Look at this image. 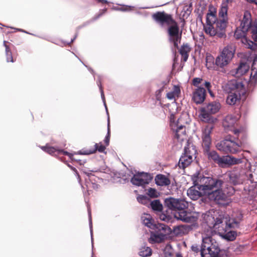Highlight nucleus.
I'll return each instance as SVG.
<instances>
[{
	"mask_svg": "<svg viewBox=\"0 0 257 257\" xmlns=\"http://www.w3.org/2000/svg\"><path fill=\"white\" fill-rule=\"evenodd\" d=\"M247 31H248V30H244V29H242L240 26L236 28L234 32V36L236 39H238L241 38L242 43L244 44L247 48L251 50H255L257 48L256 44L249 40H248L246 37H245V35Z\"/></svg>",
	"mask_w": 257,
	"mask_h": 257,
	"instance_id": "nucleus-12",
	"label": "nucleus"
},
{
	"mask_svg": "<svg viewBox=\"0 0 257 257\" xmlns=\"http://www.w3.org/2000/svg\"><path fill=\"white\" fill-rule=\"evenodd\" d=\"M199 186L194 184V186L191 187L187 190L188 196L193 200H197L202 195H204V193L200 190L198 188Z\"/></svg>",
	"mask_w": 257,
	"mask_h": 257,
	"instance_id": "nucleus-20",
	"label": "nucleus"
},
{
	"mask_svg": "<svg viewBox=\"0 0 257 257\" xmlns=\"http://www.w3.org/2000/svg\"><path fill=\"white\" fill-rule=\"evenodd\" d=\"M251 31L252 38L255 42H257V26H251L249 28Z\"/></svg>",
	"mask_w": 257,
	"mask_h": 257,
	"instance_id": "nucleus-40",
	"label": "nucleus"
},
{
	"mask_svg": "<svg viewBox=\"0 0 257 257\" xmlns=\"http://www.w3.org/2000/svg\"><path fill=\"white\" fill-rule=\"evenodd\" d=\"M228 4L223 3L219 10L217 19L216 11L209 9L207 14L206 24L204 25V30L206 34L210 36H217L222 38L225 36V29L228 23Z\"/></svg>",
	"mask_w": 257,
	"mask_h": 257,
	"instance_id": "nucleus-1",
	"label": "nucleus"
},
{
	"mask_svg": "<svg viewBox=\"0 0 257 257\" xmlns=\"http://www.w3.org/2000/svg\"><path fill=\"white\" fill-rule=\"evenodd\" d=\"M105 150V147L102 145L101 143L95 144L94 149L90 151L88 154H93L95 153L97 151L99 152L102 153L104 152Z\"/></svg>",
	"mask_w": 257,
	"mask_h": 257,
	"instance_id": "nucleus-37",
	"label": "nucleus"
},
{
	"mask_svg": "<svg viewBox=\"0 0 257 257\" xmlns=\"http://www.w3.org/2000/svg\"><path fill=\"white\" fill-rule=\"evenodd\" d=\"M251 26V15L248 11L244 13L243 18L240 23V27L244 30H249Z\"/></svg>",
	"mask_w": 257,
	"mask_h": 257,
	"instance_id": "nucleus-21",
	"label": "nucleus"
},
{
	"mask_svg": "<svg viewBox=\"0 0 257 257\" xmlns=\"http://www.w3.org/2000/svg\"><path fill=\"white\" fill-rule=\"evenodd\" d=\"M191 51L190 46L187 44H183L179 50L180 54L181 55L182 59L184 62H186L189 56V53Z\"/></svg>",
	"mask_w": 257,
	"mask_h": 257,
	"instance_id": "nucleus-29",
	"label": "nucleus"
},
{
	"mask_svg": "<svg viewBox=\"0 0 257 257\" xmlns=\"http://www.w3.org/2000/svg\"><path fill=\"white\" fill-rule=\"evenodd\" d=\"M217 234L211 228H206L202 233V243L201 254L202 257L216 256L220 251L216 239Z\"/></svg>",
	"mask_w": 257,
	"mask_h": 257,
	"instance_id": "nucleus-4",
	"label": "nucleus"
},
{
	"mask_svg": "<svg viewBox=\"0 0 257 257\" xmlns=\"http://www.w3.org/2000/svg\"><path fill=\"white\" fill-rule=\"evenodd\" d=\"M176 257H182V255L180 254H177L176 255Z\"/></svg>",
	"mask_w": 257,
	"mask_h": 257,
	"instance_id": "nucleus-55",
	"label": "nucleus"
},
{
	"mask_svg": "<svg viewBox=\"0 0 257 257\" xmlns=\"http://www.w3.org/2000/svg\"><path fill=\"white\" fill-rule=\"evenodd\" d=\"M254 4H256V5H257V0H255V3H254Z\"/></svg>",
	"mask_w": 257,
	"mask_h": 257,
	"instance_id": "nucleus-57",
	"label": "nucleus"
},
{
	"mask_svg": "<svg viewBox=\"0 0 257 257\" xmlns=\"http://www.w3.org/2000/svg\"><path fill=\"white\" fill-rule=\"evenodd\" d=\"M227 175L229 179V182L235 185L240 183V174L235 171L228 172Z\"/></svg>",
	"mask_w": 257,
	"mask_h": 257,
	"instance_id": "nucleus-24",
	"label": "nucleus"
},
{
	"mask_svg": "<svg viewBox=\"0 0 257 257\" xmlns=\"http://www.w3.org/2000/svg\"><path fill=\"white\" fill-rule=\"evenodd\" d=\"M183 228L182 226H177L174 228V231L177 234H179V230H181Z\"/></svg>",
	"mask_w": 257,
	"mask_h": 257,
	"instance_id": "nucleus-49",
	"label": "nucleus"
},
{
	"mask_svg": "<svg viewBox=\"0 0 257 257\" xmlns=\"http://www.w3.org/2000/svg\"><path fill=\"white\" fill-rule=\"evenodd\" d=\"M170 119L171 129L175 133V138L180 142L187 140V136L184 124L188 122V113H182L177 120L175 114L171 113Z\"/></svg>",
	"mask_w": 257,
	"mask_h": 257,
	"instance_id": "nucleus-6",
	"label": "nucleus"
},
{
	"mask_svg": "<svg viewBox=\"0 0 257 257\" xmlns=\"http://www.w3.org/2000/svg\"><path fill=\"white\" fill-rule=\"evenodd\" d=\"M204 86L207 89L209 93L211 95H212V92L210 90L211 85L210 82L206 81L204 83Z\"/></svg>",
	"mask_w": 257,
	"mask_h": 257,
	"instance_id": "nucleus-47",
	"label": "nucleus"
},
{
	"mask_svg": "<svg viewBox=\"0 0 257 257\" xmlns=\"http://www.w3.org/2000/svg\"><path fill=\"white\" fill-rule=\"evenodd\" d=\"M218 189H216L214 191L210 192L207 195L209 199L214 200L219 204H223L227 199V196Z\"/></svg>",
	"mask_w": 257,
	"mask_h": 257,
	"instance_id": "nucleus-14",
	"label": "nucleus"
},
{
	"mask_svg": "<svg viewBox=\"0 0 257 257\" xmlns=\"http://www.w3.org/2000/svg\"><path fill=\"white\" fill-rule=\"evenodd\" d=\"M231 137L228 136L224 140L216 144L217 149L226 153L236 154L241 150L242 143L240 141L235 142L231 139Z\"/></svg>",
	"mask_w": 257,
	"mask_h": 257,
	"instance_id": "nucleus-9",
	"label": "nucleus"
},
{
	"mask_svg": "<svg viewBox=\"0 0 257 257\" xmlns=\"http://www.w3.org/2000/svg\"><path fill=\"white\" fill-rule=\"evenodd\" d=\"M153 19L162 27L168 26L169 40L174 45L175 48H178L182 36V31L179 32L178 23L173 19L172 16L165 12H158L152 15Z\"/></svg>",
	"mask_w": 257,
	"mask_h": 257,
	"instance_id": "nucleus-2",
	"label": "nucleus"
},
{
	"mask_svg": "<svg viewBox=\"0 0 257 257\" xmlns=\"http://www.w3.org/2000/svg\"><path fill=\"white\" fill-rule=\"evenodd\" d=\"M192 100L196 104L202 103L205 98L206 90L203 87H198L193 92Z\"/></svg>",
	"mask_w": 257,
	"mask_h": 257,
	"instance_id": "nucleus-17",
	"label": "nucleus"
},
{
	"mask_svg": "<svg viewBox=\"0 0 257 257\" xmlns=\"http://www.w3.org/2000/svg\"><path fill=\"white\" fill-rule=\"evenodd\" d=\"M165 257H172L173 252L172 248L169 246H166L164 249Z\"/></svg>",
	"mask_w": 257,
	"mask_h": 257,
	"instance_id": "nucleus-42",
	"label": "nucleus"
},
{
	"mask_svg": "<svg viewBox=\"0 0 257 257\" xmlns=\"http://www.w3.org/2000/svg\"><path fill=\"white\" fill-rule=\"evenodd\" d=\"M240 115L238 113H229L224 118L222 124L224 128L232 127L239 118Z\"/></svg>",
	"mask_w": 257,
	"mask_h": 257,
	"instance_id": "nucleus-18",
	"label": "nucleus"
},
{
	"mask_svg": "<svg viewBox=\"0 0 257 257\" xmlns=\"http://www.w3.org/2000/svg\"><path fill=\"white\" fill-rule=\"evenodd\" d=\"M151 178L147 173H141L135 175L131 179V182L137 186H143L147 184Z\"/></svg>",
	"mask_w": 257,
	"mask_h": 257,
	"instance_id": "nucleus-13",
	"label": "nucleus"
},
{
	"mask_svg": "<svg viewBox=\"0 0 257 257\" xmlns=\"http://www.w3.org/2000/svg\"><path fill=\"white\" fill-rule=\"evenodd\" d=\"M220 107V104L218 102H212L207 105L206 110H202V112H217Z\"/></svg>",
	"mask_w": 257,
	"mask_h": 257,
	"instance_id": "nucleus-25",
	"label": "nucleus"
},
{
	"mask_svg": "<svg viewBox=\"0 0 257 257\" xmlns=\"http://www.w3.org/2000/svg\"><path fill=\"white\" fill-rule=\"evenodd\" d=\"M202 81V79L200 78H194L192 80V83L193 85L195 86H197L199 84H200L201 81Z\"/></svg>",
	"mask_w": 257,
	"mask_h": 257,
	"instance_id": "nucleus-46",
	"label": "nucleus"
},
{
	"mask_svg": "<svg viewBox=\"0 0 257 257\" xmlns=\"http://www.w3.org/2000/svg\"><path fill=\"white\" fill-rule=\"evenodd\" d=\"M242 163V160L240 158H236L231 156H226L220 157L218 165L220 166L223 167L225 165H234L239 164Z\"/></svg>",
	"mask_w": 257,
	"mask_h": 257,
	"instance_id": "nucleus-15",
	"label": "nucleus"
},
{
	"mask_svg": "<svg viewBox=\"0 0 257 257\" xmlns=\"http://www.w3.org/2000/svg\"><path fill=\"white\" fill-rule=\"evenodd\" d=\"M196 153L195 147L191 143H188L187 146L185 147L184 154L194 159L196 158Z\"/></svg>",
	"mask_w": 257,
	"mask_h": 257,
	"instance_id": "nucleus-26",
	"label": "nucleus"
},
{
	"mask_svg": "<svg viewBox=\"0 0 257 257\" xmlns=\"http://www.w3.org/2000/svg\"><path fill=\"white\" fill-rule=\"evenodd\" d=\"M208 157L209 159L213 160L215 163L218 164L220 157L215 151H211L208 153Z\"/></svg>",
	"mask_w": 257,
	"mask_h": 257,
	"instance_id": "nucleus-36",
	"label": "nucleus"
},
{
	"mask_svg": "<svg viewBox=\"0 0 257 257\" xmlns=\"http://www.w3.org/2000/svg\"><path fill=\"white\" fill-rule=\"evenodd\" d=\"M235 46L233 44H230L225 46L215 60L216 65L223 68L228 65L234 57Z\"/></svg>",
	"mask_w": 257,
	"mask_h": 257,
	"instance_id": "nucleus-8",
	"label": "nucleus"
},
{
	"mask_svg": "<svg viewBox=\"0 0 257 257\" xmlns=\"http://www.w3.org/2000/svg\"><path fill=\"white\" fill-rule=\"evenodd\" d=\"M151 206L155 211H161L163 209V206L158 200H155L151 202Z\"/></svg>",
	"mask_w": 257,
	"mask_h": 257,
	"instance_id": "nucleus-33",
	"label": "nucleus"
},
{
	"mask_svg": "<svg viewBox=\"0 0 257 257\" xmlns=\"http://www.w3.org/2000/svg\"><path fill=\"white\" fill-rule=\"evenodd\" d=\"M192 249L195 252H198L199 250V248L197 246H192Z\"/></svg>",
	"mask_w": 257,
	"mask_h": 257,
	"instance_id": "nucleus-53",
	"label": "nucleus"
},
{
	"mask_svg": "<svg viewBox=\"0 0 257 257\" xmlns=\"http://www.w3.org/2000/svg\"><path fill=\"white\" fill-rule=\"evenodd\" d=\"M206 257H215V256H207Z\"/></svg>",
	"mask_w": 257,
	"mask_h": 257,
	"instance_id": "nucleus-58",
	"label": "nucleus"
},
{
	"mask_svg": "<svg viewBox=\"0 0 257 257\" xmlns=\"http://www.w3.org/2000/svg\"><path fill=\"white\" fill-rule=\"evenodd\" d=\"M155 181L158 185L163 186L170 184L169 179L164 175H158L155 178Z\"/></svg>",
	"mask_w": 257,
	"mask_h": 257,
	"instance_id": "nucleus-28",
	"label": "nucleus"
},
{
	"mask_svg": "<svg viewBox=\"0 0 257 257\" xmlns=\"http://www.w3.org/2000/svg\"><path fill=\"white\" fill-rule=\"evenodd\" d=\"M104 141H105V143L106 146H108V144H109V130L108 131V135L106 137Z\"/></svg>",
	"mask_w": 257,
	"mask_h": 257,
	"instance_id": "nucleus-51",
	"label": "nucleus"
},
{
	"mask_svg": "<svg viewBox=\"0 0 257 257\" xmlns=\"http://www.w3.org/2000/svg\"><path fill=\"white\" fill-rule=\"evenodd\" d=\"M98 85L99 87L101 98L103 99V100L104 101V94L100 83H99V84H98Z\"/></svg>",
	"mask_w": 257,
	"mask_h": 257,
	"instance_id": "nucleus-48",
	"label": "nucleus"
},
{
	"mask_svg": "<svg viewBox=\"0 0 257 257\" xmlns=\"http://www.w3.org/2000/svg\"><path fill=\"white\" fill-rule=\"evenodd\" d=\"M181 94L180 86L179 85H174L172 91L167 93V97L170 100H175L180 96Z\"/></svg>",
	"mask_w": 257,
	"mask_h": 257,
	"instance_id": "nucleus-27",
	"label": "nucleus"
},
{
	"mask_svg": "<svg viewBox=\"0 0 257 257\" xmlns=\"http://www.w3.org/2000/svg\"><path fill=\"white\" fill-rule=\"evenodd\" d=\"M142 220L143 223L149 228L154 229L157 224H154L153 223V219L150 214H145L142 216Z\"/></svg>",
	"mask_w": 257,
	"mask_h": 257,
	"instance_id": "nucleus-30",
	"label": "nucleus"
},
{
	"mask_svg": "<svg viewBox=\"0 0 257 257\" xmlns=\"http://www.w3.org/2000/svg\"><path fill=\"white\" fill-rule=\"evenodd\" d=\"M42 149L45 151V152L49 153L52 154L55 152V150L53 147H42Z\"/></svg>",
	"mask_w": 257,
	"mask_h": 257,
	"instance_id": "nucleus-44",
	"label": "nucleus"
},
{
	"mask_svg": "<svg viewBox=\"0 0 257 257\" xmlns=\"http://www.w3.org/2000/svg\"><path fill=\"white\" fill-rule=\"evenodd\" d=\"M212 126L207 125L206 126H205V127L203 130L202 131V137H210V134L212 132Z\"/></svg>",
	"mask_w": 257,
	"mask_h": 257,
	"instance_id": "nucleus-38",
	"label": "nucleus"
},
{
	"mask_svg": "<svg viewBox=\"0 0 257 257\" xmlns=\"http://www.w3.org/2000/svg\"><path fill=\"white\" fill-rule=\"evenodd\" d=\"M185 209H181L174 212V217L178 220H180L184 222H189L191 220L190 213L184 210Z\"/></svg>",
	"mask_w": 257,
	"mask_h": 257,
	"instance_id": "nucleus-22",
	"label": "nucleus"
},
{
	"mask_svg": "<svg viewBox=\"0 0 257 257\" xmlns=\"http://www.w3.org/2000/svg\"><path fill=\"white\" fill-rule=\"evenodd\" d=\"M100 16V15H99L96 18L94 19V20L97 19Z\"/></svg>",
	"mask_w": 257,
	"mask_h": 257,
	"instance_id": "nucleus-56",
	"label": "nucleus"
},
{
	"mask_svg": "<svg viewBox=\"0 0 257 257\" xmlns=\"http://www.w3.org/2000/svg\"><path fill=\"white\" fill-rule=\"evenodd\" d=\"M158 192L156 189L150 188L148 189V195L151 197H157L158 196Z\"/></svg>",
	"mask_w": 257,
	"mask_h": 257,
	"instance_id": "nucleus-43",
	"label": "nucleus"
},
{
	"mask_svg": "<svg viewBox=\"0 0 257 257\" xmlns=\"http://www.w3.org/2000/svg\"><path fill=\"white\" fill-rule=\"evenodd\" d=\"M131 10V7H127L124 10V11H130Z\"/></svg>",
	"mask_w": 257,
	"mask_h": 257,
	"instance_id": "nucleus-54",
	"label": "nucleus"
},
{
	"mask_svg": "<svg viewBox=\"0 0 257 257\" xmlns=\"http://www.w3.org/2000/svg\"><path fill=\"white\" fill-rule=\"evenodd\" d=\"M232 131L234 135L238 136L239 134L242 133L244 132V128L242 127L238 129L234 128Z\"/></svg>",
	"mask_w": 257,
	"mask_h": 257,
	"instance_id": "nucleus-45",
	"label": "nucleus"
},
{
	"mask_svg": "<svg viewBox=\"0 0 257 257\" xmlns=\"http://www.w3.org/2000/svg\"><path fill=\"white\" fill-rule=\"evenodd\" d=\"M257 84V55L254 57L251 66V71L248 86L249 89L253 88Z\"/></svg>",
	"mask_w": 257,
	"mask_h": 257,
	"instance_id": "nucleus-16",
	"label": "nucleus"
},
{
	"mask_svg": "<svg viewBox=\"0 0 257 257\" xmlns=\"http://www.w3.org/2000/svg\"><path fill=\"white\" fill-rule=\"evenodd\" d=\"M194 184L199 186L198 189L207 195L212 189L220 188L222 186L223 181L220 179L213 178L198 173L192 177Z\"/></svg>",
	"mask_w": 257,
	"mask_h": 257,
	"instance_id": "nucleus-5",
	"label": "nucleus"
},
{
	"mask_svg": "<svg viewBox=\"0 0 257 257\" xmlns=\"http://www.w3.org/2000/svg\"><path fill=\"white\" fill-rule=\"evenodd\" d=\"M222 236L228 240L232 241L235 239L236 236V233L235 231L229 229L224 234H223Z\"/></svg>",
	"mask_w": 257,
	"mask_h": 257,
	"instance_id": "nucleus-32",
	"label": "nucleus"
},
{
	"mask_svg": "<svg viewBox=\"0 0 257 257\" xmlns=\"http://www.w3.org/2000/svg\"><path fill=\"white\" fill-rule=\"evenodd\" d=\"M7 42L6 41H4V45L6 48V53L7 56V62H13L14 60L13 58L12 54L11 52L10 51V49L8 46L7 45Z\"/></svg>",
	"mask_w": 257,
	"mask_h": 257,
	"instance_id": "nucleus-35",
	"label": "nucleus"
},
{
	"mask_svg": "<svg viewBox=\"0 0 257 257\" xmlns=\"http://www.w3.org/2000/svg\"><path fill=\"white\" fill-rule=\"evenodd\" d=\"M154 229H157L158 231L156 233H151V236L149 239V242L152 243L162 242L164 239L167 233V226L165 224L158 223Z\"/></svg>",
	"mask_w": 257,
	"mask_h": 257,
	"instance_id": "nucleus-10",
	"label": "nucleus"
},
{
	"mask_svg": "<svg viewBox=\"0 0 257 257\" xmlns=\"http://www.w3.org/2000/svg\"><path fill=\"white\" fill-rule=\"evenodd\" d=\"M139 254L143 257H147L152 254V249L149 247H143L140 249Z\"/></svg>",
	"mask_w": 257,
	"mask_h": 257,
	"instance_id": "nucleus-34",
	"label": "nucleus"
},
{
	"mask_svg": "<svg viewBox=\"0 0 257 257\" xmlns=\"http://www.w3.org/2000/svg\"><path fill=\"white\" fill-rule=\"evenodd\" d=\"M193 160L191 157L183 154L179 160L178 166L180 168L185 169L191 164Z\"/></svg>",
	"mask_w": 257,
	"mask_h": 257,
	"instance_id": "nucleus-23",
	"label": "nucleus"
},
{
	"mask_svg": "<svg viewBox=\"0 0 257 257\" xmlns=\"http://www.w3.org/2000/svg\"><path fill=\"white\" fill-rule=\"evenodd\" d=\"M199 117L204 122L214 123L217 120V119L212 116L211 113H200Z\"/></svg>",
	"mask_w": 257,
	"mask_h": 257,
	"instance_id": "nucleus-31",
	"label": "nucleus"
},
{
	"mask_svg": "<svg viewBox=\"0 0 257 257\" xmlns=\"http://www.w3.org/2000/svg\"><path fill=\"white\" fill-rule=\"evenodd\" d=\"M249 69V66L247 63L241 62L236 68L231 70V73L235 77H239L247 73Z\"/></svg>",
	"mask_w": 257,
	"mask_h": 257,
	"instance_id": "nucleus-19",
	"label": "nucleus"
},
{
	"mask_svg": "<svg viewBox=\"0 0 257 257\" xmlns=\"http://www.w3.org/2000/svg\"><path fill=\"white\" fill-rule=\"evenodd\" d=\"M249 178L251 181L257 182V167L249 174Z\"/></svg>",
	"mask_w": 257,
	"mask_h": 257,
	"instance_id": "nucleus-41",
	"label": "nucleus"
},
{
	"mask_svg": "<svg viewBox=\"0 0 257 257\" xmlns=\"http://www.w3.org/2000/svg\"><path fill=\"white\" fill-rule=\"evenodd\" d=\"M230 189H231L232 191H233V188H231Z\"/></svg>",
	"mask_w": 257,
	"mask_h": 257,
	"instance_id": "nucleus-59",
	"label": "nucleus"
},
{
	"mask_svg": "<svg viewBox=\"0 0 257 257\" xmlns=\"http://www.w3.org/2000/svg\"><path fill=\"white\" fill-rule=\"evenodd\" d=\"M162 220L167 221L168 220V217L165 214H161L160 217Z\"/></svg>",
	"mask_w": 257,
	"mask_h": 257,
	"instance_id": "nucleus-52",
	"label": "nucleus"
},
{
	"mask_svg": "<svg viewBox=\"0 0 257 257\" xmlns=\"http://www.w3.org/2000/svg\"><path fill=\"white\" fill-rule=\"evenodd\" d=\"M137 199L139 202H142V203H144V201L146 200V197L144 196H139L138 197Z\"/></svg>",
	"mask_w": 257,
	"mask_h": 257,
	"instance_id": "nucleus-50",
	"label": "nucleus"
},
{
	"mask_svg": "<svg viewBox=\"0 0 257 257\" xmlns=\"http://www.w3.org/2000/svg\"><path fill=\"white\" fill-rule=\"evenodd\" d=\"M230 85L232 86L231 91L228 95L226 102L229 105H233L240 99L241 95L245 94V87L241 82L235 80L231 81Z\"/></svg>",
	"mask_w": 257,
	"mask_h": 257,
	"instance_id": "nucleus-7",
	"label": "nucleus"
},
{
	"mask_svg": "<svg viewBox=\"0 0 257 257\" xmlns=\"http://www.w3.org/2000/svg\"><path fill=\"white\" fill-rule=\"evenodd\" d=\"M242 216L239 212L233 213L231 217L225 216L223 218H217L215 220L214 223H210L208 220H212L213 218L212 216H207V223L209 227L208 228L212 229L213 227L217 230L218 233L222 236L226 231H228L231 228H234L238 226L239 223L242 219Z\"/></svg>",
	"mask_w": 257,
	"mask_h": 257,
	"instance_id": "nucleus-3",
	"label": "nucleus"
},
{
	"mask_svg": "<svg viewBox=\"0 0 257 257\" xmlns=\"http://www.w3.org/2000/svg\"><path fill=\"white\" fill-rule=\"evenodd\" d=\"M165 205L170 209L176 212L181 209L188 207V202L184 199H176L170 197L167 198L165 201Z\"/></svg>",
	"mask_w": 257,
	"mask_h": 257,
	"instance_id": "nucleus-11",
	"label": "nucleus"
},
{
	"mask_svg": "<svg viewBox=\"0 0 257 257\" xmlns=\"http://www.w3.org/2000/svg\"><path fill=\"white\" fill-rule=\"evenodd\" d=\"M203 146L206 150H208L211 143V137L204 138L202 137Z\"/></svg>",
	"mask_w": 257,
	"mask_h": 257,
	"instance_id": "nucleus-39",
	"label": "nucleus"
}]
</instances>
